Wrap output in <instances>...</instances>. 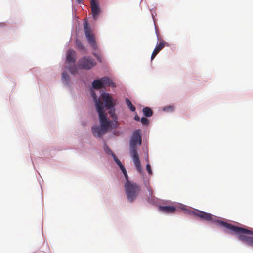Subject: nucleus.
I'll return each instance as SVG.
<instances>
[{
  "instance_id": "f3484780",
  "label": "nucleus",
  "mask_w": 253,
  "mask_h": 253,
  "mask_svg": "<svg viewBox=\"0 0 253 253\" xmlns=\"http://www.w3.org/2000/svg\"><path fill=\"white\" fill-rule=\"evenodd\" d=\"M75 42H76V46L77 48H78L79 49L82 50H84V51L85 50V48L84 46L83 45V44H82L81 41L77 39L76 40Z\"/></svg>"
},
{
  "instance_id": "39448f33",
  "label": "nucleus",
  "mask_w": 253,
  "mask_h": 253,
  "mask_svg": "<svg viewBox=\"0 0 253 253\" xmlns=\"http://www.w3.org/2000/svg\"><path fill=\"white\" fill-rule=\"evenodd\" d=\"M76 53L73 49H69L66 53V68L72 74L77 72V68L75 65Z\"/></svg>"
},
{
  "instance_id": "0eeeda50",
  "label": "nucleus",
  "mask_w": 253,
  "mask_h": 253,
  "mask_svg": "<svg viewBox=\"0 0 253 253\" xmlns=\"http://www.w3.org/2000/svg\"><path fill=\"white\" fill-rule=\"evenodd\" d=\"M84 29L88 43L93 49H96L97 45L96 43L94 35L92 33V30L86 21L84 22Z\"/></svg>"
},
{
  "instance_id": "4be33fe9",
  "label": "nucleus",
  "mask_w": 253,
  "mask_h": 253,
  "mask_svg": "<svg viewBox=\"0 0 253 253\" xmlns=\"http://www.w3.org/2000/svg\"><path fill=\"white\" fill-rule=\"evenodd\" d=\"M141 123L143 124V125H147L149 123V121L148 120L145 118V117H142L141 119Z\"/></svg>"
},
{
  "instance_id": "4468645a",
  "label": "nucleus",
  "mask_w": 253,
  "mask_h": 253,
  "mask_svg": "<svg viewBox=\"0 0 253 253\" xmlns=\"http://www.w3.org/2000/svg\"><path fill=\"white\" fill-rule=\"evenodd\" d=\"M102 81H103L102 83L103 84V87L105 86H110L112 87H116L115 83L108 77L105 76L102 77Z\"/></svg>"
},
{
  "instance_id": "393cba45",
  "label": "nucleus",
  "mask_w": 253,
  "mask_h": 253,
  "mask_svg": "<svg viewBox=\"0 0 253 253\" xmlns=\"http://www.w3.org/2000/svg\"><path fill=\"white\" fill-rule=\"evenodd\" d=\"M134 119L137 121H139L140 120V117L137 115L135 116Z\"/></svg>"
},
{
  "instance_id": "9d476101",
  "label": "nucleus",
  "mask_w": 253,
  "mask_h": 253,
  "mask_svg": "<svg viewBox=\"0 0 253 253\" xmlns=\"http://www.w3.org/2000/svg\"><path fill=\"white\" fill-rule=\"evenodd\" d=\"M90 5L93 18L94 20H97L101 12L99 6L95 0H91Z\"/></svg>"
},
{
  "instance_id": "a211bd4d",
  "label": "nucleus",
  "mask_w": 253,
  "mask_h": 253,
  "mask_svg": "<svg viewBox=\"0 0 253 253\" xmlns=\"http://www.w3.org/2000/svg\"><path fill=\"white\" fill-rule=\"evenodd\" d=\"M111 155H112V157H113L114 160L119 166L120 169L123 168V167H124V166L121 163V161L118 159L116 155L114 153L111 152Z\"/></svg>"
},
{
  "instance_id": "1a4fd4ad",
  "label": "nucleus",
  "mask_w": 253,
  "mask_h": 253,
  "mask_svg": "<svg viewBox=\"0 0 253 253\" xmlns=\"http://www.w3.org/2000/svg\"><path fill=\"white\" fill-rule=\"evenodd\" d=\"M101 97L105 104L103 107L104 108L105 106L106 109L114 107L116 105V100L109 93L103 92L101 94Z\"/></svg>"
},
{
  "instance_id": "20e7f679",
  "label": "nucleus",
  "mask_w": 253,
  "mask_h": 253,
  "mask_svg": "<svg viewBox=\"0 0 253 253\" xmlns=\"http://www.w3.org/2000/svg\"><path fill=\"white\" fill-rule=\"evenodd\" d=\"M125 189L127 198L132 202L137 197L141 188L136 183L127 181L125 185Z\"/></svg>"
},
{
  "instance_id": "5701e85b",
  "label": "nucleus",
  "mask_w": 253,
  "mask_h": 253,
  "mask_svg": "<svg viewBox=\"0 0 253 253\" xmlns=\"http://www.w3.org/2000/svg\"><path fill=\"white\" fill-rule=\"evenodd\" d=\"M93 55L99 62H100V63L102 62V57L99 54L93 53Z\"/></svg>"
},
{
  "instance_id": "423d86ee",
  "label": "nucleus",
  "mask_w": 253,
  "mask_h": 253,
  "mask_svg": "<svg viewBox=\"0 0 253 253\" xmlns=\"http://www.w3.org/2000/svg\"><path fill=\"white\" fill-rule=\"evenodd\" d=\"M192 213L200 218L201 219L207 221H210L212 222L213 223H214L218 225L224 227L225 226L221 225L219 222H223L222 221H221L220 220L216 219V217L213 216L212 214L205 212L204 211H199V210H196L195 211H192Z\"/></svg>"
},
{
  "instance_id": "7ed1b4c3",
  "label": "nucleus",
  "mask_w": 253,
  "mask_h": 253,
  "mask_svg": "<svg viewBox=\"0 0 253 253\" xmlns=\"http://www.w3.org/2000/svg\"><path fill=\"white\" fill-rule=\"evenodd\" d=\"M219 223L224 226L225 228L237 234L240 240L253 247V238L248 236L253 235V231L225 222H220Z\"/></svg>"
},
{
  "instance_id": "412c9836",
  "label": "nucleus",
  "mask_w": 253,
  "mask_h": 253,
  "mask_svg": "<svg viewBox=\"0 0 253 253\" xmlns=\"http://www.w3.org/2000/svg\"><path fill=\"white\" fill-rule=\"evenodd\" d=\"M121 170H122L123 174L124 175V176L125 177V179L126 180V182H127V181H130L129 180H128V176L127 175V172H126V169L124 167H123V168L121 169Z\"/></svg>"
},
{
  "instance_id": "9b49d317",
  "label": "nucleus",
  "mask_w": 253,
  "mask_h": 253,
  "mask_svg": "<svg viewBox=\"0 0 253 253\" xmlns=\"http://www.w3.org/2000/svg\"><path fill=\"white\" fill-rule=\"evenodd\" d=\"M167 44L166 42L163 40H162L160 41V43L157 44L154 49L152 55L151 59V60H153L156 56L158 54V53L163 49V48L165 46L166 44Z\"/></svg>"
},
{
  "instance_id": "ddd939ff",
  "label": "nucleus",
  "mask_w": 253,
  "mask_h": 253,
  "mask_svg": "<svg viewBox=\"0 0 253 253\" xmlns=\"http://www.w3.org/2000/svg\"><path fill=\"white\" fill-rule=\"evenodd\" d=\"M108 110H109L108 113L110 117L113 119L112 121L114 122L113 125H112V127L115 128L117 126V116L115 114V109L114 107H113L111 108H109ZM109 121H111L110 120Z\"/></svg>"
},
{
  "instance_id": "2eb2a0df",
  "label": "nucleus",
  "mask_w": 253,
  "mask_h": 253,
  "mask_svg": "<svg viewBox=\"0 0 253 253\" xmlns=\"http://www.w3.org/2000/svg\"><path fill=\"white\" fill-rule=\"evenodd\" d=\"M102 78L99 80H95L92 83V87L95 89H99L103 87Z\"/></svg>"
},
{
  "instance_id": "aec40b11",
  "label": "nucleus",
  "mask_w": 253,
  "mask_h": 253,
  "mask_svg": "<svg viewBox=\"0 0 253 253\" xmlns=\"http://www.w3.org/2000/svg\"><path fill=\"white\" fill-rule=\"evenodd\" d=\"M62 80L66 83L68 84L69 81V77L66 72H63L62 74Z\"/></svg>"
},
{
  "instance_id": "bb28decb",
  "label": "nucleus",
  "mask_w": 253,
  "mask_h": 253,
  "mask_svg": "<svg viewBox=\"0 0 253 253\" xmlns=\"http://www.w3.org/2000/svg\"><path fill=\"white\" fill-rule=\"evenodd\" d=\"M77 0L78 3H80L82 0Z\"/></svg>"
},
{
  "instance_id": "b1692460",
  "label": "nucleus",
  "mask_w": 253,
  "mask_h": 253,
  "mask_svg": "<svg viewBox=\"0 0 253 253\" xmlns=\"http://www.w3.org/2000/svg\"><path fill=\"white\" fill-rule=\"evenodd\" d=\"M146 169L149 174H151L152 172L151 168V166L149 164H147L146 165Z\"/></svg>"
},
{
  "instance_id": "a878e982",
  "label": "nucleus",
  "mask_w": 253,
  "mask_h": 253,
  "mask_svg": "<svg viewBox=\"0 0 253 253\" xmlns=\"http://www.w3.org/2000/svg\"><path fill=\"white\" fill-rule=\"evenodd\" d=\"M149 193H150V194H152V190L149 189Z\"/></svg>"
},
{
  "instance_id": "f03ea898",
  "label": "nucleus",
  "mask_w": 253,
  "mask_h": 253,
  "mask_svg": "<svg viewBox=\"0 0 253 253\" xmlns=\"http://www.w3.org/2000/svg\"><path fill=\"white\" fill-rule=\"evenodd\" d=\"M142 137L141 130L137 129L135 130L129 141L130 154L133 159L134 164L137 170L141 172V166L139 159V156L137 152V146L141 144Z\"/></svg>"
},
{
  "instance_id": "dca6fc26",
  "label": "nucleus",
  "mask_w": 253,
  "mask_h": 253,
  "mask_svg": "<svg viewBox=\"0 0 253 253\" xmlns=\"http://www.w3.org/2000/svg\"><path fill=\"white\" fill-rule=\"evenodd\" d=\"M143 112L144 115L147 117H150L153 115V111L149 107H146L143 108Z\"/></svg>"
},
{
  "instance_id": "f257e3e1",
  "label": "nucleus",
  "mask_w": 253,
  "mask_h": 253,
  "mask_svg": "<svg viewBox=\"0 0 253 253\" xmlns=\"http://www.w3.org/2000/svg\"><path fill=\"white\" fill-rule=\"evenodd\" d=\"M90 92L98 113L100 123V126H93L92 127V131L95 137H101L108 130L114 128L112 127L114 122L107 119V114L104 109L102 101L97 98V95L93 90H91Z\"/></svg>"
},
{
  "instance_id": "f8f14e48",
  "label": "nucleus",
  "mask_w": 253,
  "mask_h": 253,
  "mask_svg": "<svg viewBox=\"0 0 253 253\" xmlns=\"http://www.w3.org/2000/svg\"><path fill=\"white\" fill-rule=\"evenodd\" d=\"M160 211L166 213H173L176 211V208L172 206H160L159 207Z\"/></svg>"
},
{
  "instance_id": "6ab92c4d",
  "label": "nucleus",
  "mask_w": 253,
  "mask_h": 253,
  "mask_svg": "<svg viewBox=\"0 0 253 253\" xmlns=\"http://www.w3.org/2000/svg\"><path fill=\"white\" fill-rule=\"evenodd\" d=\"M126 103L131 111L135 110V107L132 104L131 101L128 98L126 99Z\"/></svg>"
},
{
  "instance_id": "6e6552de",
  "label": "nucleus",
  "mask_w": 253,
  "mask_h": 253,
  "mask_svg": "<svg viewBox=\"0 0 253 253\" xmlns=\"http://www.w3.org/2000/svg\"><path fill=\"white\" fill-rule=\"evenodd\" d=\"M96 64L95 60L89 56H85L80 59L78 62V66L82 69L89 70Z\"/></svg>"
}]
</instances>
